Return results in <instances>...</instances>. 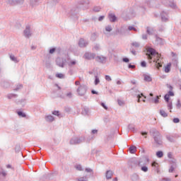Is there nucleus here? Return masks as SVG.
Returning <instances> with one entry per match:
<instances>
[{"mask_svg": "<svg viewBox=\"0 0 181 181\" xmlns=\"http://www.w3.org/2000/svg\"><path fill=\"white\" fill-rule=\"evenodd\" d=\"M146 51V56L148 59L152 60L153 57H156L154 58L153 62L156 63L158 67H162V64L159 62V59H160V54L156 52V50L151 47H147Z\"/></svg>", "mask_w": 181, "mask_h": 181, "instance_id": "f257e3e1", "label": "nucleus"}, {"mask_svg": "<svg viewBox=\"0 0 181 181\" xmlns=\"http://www.w3.org/2000/svg\"><path fill=\"white\" fill-rule=\"evenodd\" d=\"M150 135L153 138L156 145L160 146V145L163 144L162 141V135H160V132H159L156 129L153 128L150 129Z\"/></svg>", "mask_w": 181, "mask_h": 181, "instance_id": "f03ea898", "label": "nucleus"}, {"mask_svg": "<svg viewBox=\"0 0 181 181\" xmlns=\"http://www.w3.org/2000/svg\"><path fill=\"white\" fill-rule=\"evenodd\" d=\"M148 165V160L146 158H141L138 160L132 161L131 167L134 169L135 168H141L142 166H145Z\"/></svg>", "mask_w": 181, "mask_h": 181, "instance_id": "7ed1b4c3", "label": "nucleus"}, {"mask_svg": "<svg viewBox=\"0 0 181 181\" xmlns=\"http://www.w3.org/2000/svg\"><path fill=\"white\" fill-rule=\"evenodd\" d=\"M85 173H88L83 177L76 178L77 181H88V178L94 175V170L90 168H85Z\"/></svg>", "mask_w": 181, "mask_h": 181, "instance_id": "20e7f679", "label": "nucleus"}, {"mask_svg": "<svg viewBox=\"0 0 181 181\" xmlns=\"http://www.w3.org/2000/svg\"><path fill=\"white\" fill-rule=\"evenodd\" d=\"M56 117L58 118H62L63 116L61 114H48L45 115V121H47V122H53V121L56 119Z\"/></svg>", "mask_w": 181, "mask_h": 181, "instance_id": "39448f33", "label": "nucleus"}, {"mask_svg": "<svg viewBox=\"0 0 181 181\" xmlns=\"http://www.w3.org/2000/svg\"><path fill=\"white\" fill-rule=\"evenodd\" d=\"M86 138L81 137H73L71 139L69 144L71 145H78V144H81V142H84Z\"/></svg>", "mask_w": 181, "mask_h": 181, "instance_id": "423d86ee", "label": "nucleus"}, {"mask_svg": "<svg viewBox=\"0 0 181 181\" xmlns=\"http://www.w3.org/2000/svg\"><path fill=\"white\" fill-rule=\"evenodd\" d=\"M76 91L78 95L84 97L86 93H87V86L86 85H80Z\"/></svg>", "mask_w": 181, "mask_h": 181, "instance_id": "0eeeda50", "label": "nucleus"}, {"mask_svg": "<svg viewBox=\"0 0 181 181\" xmlns=\"http://www.w3.org/2000/svg\"><path fill=\"white\" fill-rule=\"evenodd\" d=\"M32 30L30 29V26L27 25L25 27V29L23 31V35L25 36V37H30L32 36Z\"/></svg>", "mask_w": 181, "mask_h": 181, "instance_id": "6e6552de", "label": "nucleus"}, {"mask_svg": "<svg viewBox=\"0 0 181 181\" xmlns=\"http://www.w3.org/2000/svg\"><path fill=\"white\" fill-rule=\"evenodd\" d=\"M57 66H59V67H64L66 64V59L63 58L58 57L56 59Z\"/></svg>", "mask_w": 181, "mask_h": 181, "instance_id": "1a4fd4ad", "label": "nucleus"}, {"mask_svg": "<svg viewBox=\"0 0 181 181\" xmlns=\"http://www.w3.org/2000/svg\"><path fill=\"white\" fill-rule=\"evenodd\" d=\"M84 58L86 59V60H93V59H95V54L92 52H86L84 54Z\"/></svg>", "mask_w": 181, "mask_h": 181, "instance_id": "9d476101", "label": "nucleus"}, {"mask_svg": "<svg viewBox=\"0 0 181 181\" xmlns=\"http://www.w3.org/2000/svg\"><path fill=\"white\" fill-rule=\"evenodd\" d=\"M96 62H98L99 63L105 64L107 62V57H104L103 55L97 56L95 57Z\"/></svg>", "mask_w": 181, "mask_h": 181, "instance_id": "9b49d317", "label": "nucleus"}, {"mask_svg": "<svg viewBox=\"0 0 181 181\" xmlns=\"http://www.w3.org/2000/svg\"><path fill=\"white\" fill-rule=\"evenodd\" d=\"M105 176L107 180H110L112 179V176H114V171H112L111 170H107L105 174Z\"/></svg>", "mask_w": 181, "mask_h": 181, "instance_id": "f8f14e48", "label": "nucleus"}, {"mask_svg": "<svg viewBox=\"0 0 181 181\" xmlns=\"http://www.w3.org/2000/svg\"><path fill=\"white\" fill-rule=\"evenodd\" d=\"M132 90H134L136 93V95L137 96V98H138L137 100L138 103H141V98H142V97H144V99L146 98V96L144 95V93H140V94L139 93V91L138 90V89H132Z\"/></svg>", "mask_w": 181, "mask_h": 181, "instance_id": "ddd939ff", "label": "nucleus"}, {"mask_svg": "<svg viewBox=\"0 0 181 181\" xmlns=\"http://www.w3.org/2000/svg\"><path fill=\"white\" fill-rule=\"evenodd\" d=\"M80 47H86L88 45V42L86 41L84 39L81 38L78 42Z\"/></svg>", "mask_w": 181, "mask_h": 181, "instance_id": "4468645a", "label": "nucleus"}, {"mask_svg": "<svg viewBox=\"0 0 181 181\" xmlns=\"http://www.w3.org/2000/svg\"><path fill=\"white\" fill-rule=\"evenodd\" d=\"M160 16H161V21L163 22H166L169 18V16H168V13L165 12V11H163L161 13H160Z\"/></svg>", "mask_w": 181, "mask_h": 181, "instance_id": "2eb2a0df", "label": "nucleus"}, {"mask_svg": "<svg viewBox=\"0 0 181 181\" xmlns=\"http://www.w3.org/2000/svg\"><path fill=\"white\" fill-rule=\"evenodd\" d=\"M155 33V30L153 28L147 27L146 28V34L149 36H152Z\"/></svg>", "mask_w": 181, "mask_h": 181, "instance_id": "dca6fc26", "label": "nucleus"}, {"mask_svg": "<svg viewBox=\"0 0 181 181\" xmlns=\"http://www.w3.org/2000/svg\"><path fill=\"white\" fill-rule=\"evenodd\" d=\"M168 5L172 8V9H177V6L176 5V2L173 0H170L168 1Z\"/></svg>", "mask_w": 181, "mask_h": 181, "instance_id": "f3484780", "label": "nucleus"}, {"mask_svg": "<svg viewBox=\"0 0 181 181\" xmlns=\"http://www.w3.org/2000/svg\"><path fill=\"white\" fill-rule=\"evenodd\" d=\"M67 64L69 67H72V66H76L77 64V61L75 59H69L67 61Z\"/></svg>", "mask_w": 181, "mask_h": 181, "instance_id": "a211bd4d", "label": "nucleus"}, {"mask_svg": "<svg viewBox=\"0 0 181 181\" xmlns=\"http://www.w3.org/2000/svg\"><path fill=\"white\" fill-rule=\"evenodd\" d=\"M168 158L170 159V162H172V163H176V159L173 158V154L171 152L168 153Z\"/></svg>", "mask_w": 181, "mask_h": 181, "instance_id": "6ab92c4d", "label": "nucleus"}, {"mask_svg": "<svg viewBox=\"0 0 181 181\" xmlns=\"http://www.w3.org/2000/svg\"><path fill=\"white\" fill-rule=\"evenodd\" d=\"M156 37V45H163V40H162V38L158 37V35L155 36Z\"/></svg>", "mask_w": 181, "mask_h": 181, "instance_id": "aec40b11", "label": "nucleus"}, {"mask_svg": "<svg viewBox=\"0 0 181 181\" xmlns=\"http://www.w3.org/2000/svg\"><path fill=\"white\" fill-rule=\"evenodd\" d=\"M109 20L110 22H115L117 21V17L115 16V14L114 13H110L108 16Z\"/></svg>", "mask_w": 181, "mask_h": 181, "instance_id": "412c9836", "label": "nucleus"}, {"mask_svg": "<svg viewBox=\"0 0 181 181\" xmlns=\"http://www.w3.org/2000/svg\"><path fill=\"white\" fill-rule=\"evenodd\" d=\"M144 81L151 82L152 81V77L149 74H144Z\"/></svg>", "mask_w": 181, "mask_h": 181, "instance_id": "4be33fe9", "label": "nucleus"}, {"mask_svg": "<svg viewBox=\"0 0 181 181\" xmlns=\"http://www.w3.org/2000/svg\"><path fill=\"white\" fill-rule=\"evenodd\" d=\"M149 101H151V103H154V104H158V103H159V96L157 95L155 98H150Z\"/></svg>", "mask_w": 181, "mask_h": 181, "instance_id": "5701e85b", "label": "nucleus"}, {"mask_svg": "<svg viewBox=\"0 0 181 181\" xmlns=\"http://www.w3.org/2000/svg\"><path fill=\"white\" fill-rule=\"evenodd\" d=\"M6 97L8 100H12V98H17L18 95L15 93H8L7 94Z\"/></svg>", "mask_w": 181, "mask_h": 181, "instance_id": "b1692460", "label": "nucleus"}, {"mask_svg": "<svg viewBox=\"0 0 181 181\" xmlns=\"http://www.w3.org/2000/svg\"><path fill=\"white\" fill-rule=\"evenodd\" d=\"M30 4L31 6H37L39 5V0H30Z\"/></svg>", "mask_w": 181, "mask_h": 181, "instance_id": "393cba45", "label": "nucleus"}, {"mask_svg": "<svg viewBox=\"0 0 181 181\" xmlns=\"http://www.w3.org/2000/svg\"><path fill=\"white\" fill-rule=\"evenodd\" d=\"M170 67H172V64L168 63L167 66H165V73H169L170 71Z\"/></svg>", "mask_w": 181, "mask_h": 181, "instance_id": "a878e982", "label": "nucleus"}, {"mask_svg": "<svg viewBox=\"0 0 181 181\" xmlns=\"http://www.w3.org/2000/svg\"><path fill=\"white\" fill-rule=\"evenodd\" d=\"M129 151L130 153H135L136 152V146H132L129 147Z\"/></svg>", "mask_w": 181, "mask_h": 181, "instance_id": "bb28decb", "label": "nucleus"}, {"mask_svg": "<svg viewBox=\"0 0 181 181\" xmlns=\"http://www.w3.org/2000/svg\"><path fill=\"white\" fill-rule=\"evenodd\" d=\"M75 169H76V170H78L79 172H83V170H84V168L80 164L75 165Z\"/></svg>", "mask_w": 181, "mask_h": 181, "instance_id": "cd10ccee", "label": "nucleus"}, {"mask_svg": "<svg viewBox=\"0 0 181 181\" xmlns=\"http://www.w3.org/2000/svg\"><path fill=\"white\" fill-rule=\"evenodd\" d=\"M10 59H11V60H12V62H14V63H19L18 58H16V57H15V55H10Z\"/></svg>", "mask_w": 181, "mask_h": 181, "instance_id": "c85d7f7f", "label": "nucleus"}, {"mask_svg": "<svg viewBox=\"0 0 181 181\" xmlns=\"http://www.w3.org/2000/svg\"><path fill=\"white\" fill-rule=\"evenodd\" d=\"M55 77H57V78H64L66 76L64 74L58 73L56 74Z\"/></svg>", "mask_w": 181, "mask_h": 181, "instance_id": "c756f323", "label": "nucleus"}, {"mask_svg": "<svg viewBox=\"0 0 181 181\" xmlns=\"http://www.w3.org/2000/svg\"><path fill=\"white\" fill-rule=\"evenodd\" d=\"M0 175H1V176H3V177H6L8 173L4 169H1V170L0 171Z\"/></svg>", "mask_w": 181, "mask_h": 181, "instance_id": "7c9ffc66", "label": "nucleus"}, {"mask_svg": "<svg viewBox=\"0 0 181 181\" xmlns=\"http://www.w3.org/2000/svg\"><path fill=\"white\" fill-rule=\"evenodd\" d=\"M18 118H25V119H28L29 116L26 114H18Z\"/></svg>", "mask_w": 181, "mask_h": 181, "instance_id": "2f4dec72", "label": "nucleus"}, {"mask_svg": "<svg viewBox=\"0 0 181 181\" xmlns=\"http://www.w3.org/2000/svg\"><path fill=\"white\" fill-rule=\"evenodd\" d=\"M96 39H97V33H92L90 36V40H92L93 42H95Z\"/></svg>", "mask_w": 181, "mask_h": 181, "instance_id": "473e14b6", "label": "nucleus"}, {"mask_svg": "<svg viewBox=\"0 0 181 181\" xmlns=\"http://www.w3.org/2000/svg\"><path fill=\"white\" fill-rule=\"evenodd\" d=\"M140 168L142 172H144V173H146V172H148V166H146V165H143V166L140 167Z\"/></svg>", "mask_w": 181, "mask_h": 181, "instance_id": "72a5a7b5", "label": "nucleus"}, {"mask_svg": "<svg viewBox=\"0 0 181 181\" xmlns=\"http://www.w3.org/2000/svg\"><path fill=\"white\" fill-rule=\"evenodd\" d=\"M166 139L169 141V142H175V139H173V136L167 135L166 136Z\"/></svg>", "mask_w": 181, "mask_h": 181, "instance_id": "f704fd0d", "label": "nucleus"}, {"mask_svg": "<svg viewBox=\"0 0 181 181\" xmlns=\"http://www.w3.org/2000/svg\"><path fill=\"white\" fill-rule=\"evenodd\" d=\"M156 156L157 158H163V151H157Z\"/></svg>", "mask_w": 181, "mask_h": 181, "instance_id": "c9c22d12", "label": "nucleus"}, {"mask_svg": "<svg viewBox=\"0 0 181 181\" xmlns=\"http://www.w3.org/2000/svg\"><path fill=\"white\" fill-rule=\"evenodd\" d=\"M94 83H95V86H98V84H100V78L97 76H95Z\"/></svg>", "mask_w": 181, "mask_h": 181, "instance_id": "e433bc0d", "label": "nucleus"}, {"mask_svg": "<svg viewBox=\"0 0 181 181\" xmlns=\"http://www.w3.org/2000/svg\"><path fill=\"white\" fill-rule=\"evenodd\" d=\"M132 46H133L134 47H139V46H141V44L138 42H134L132 43Z\"/></svg>", "mask_w": 181, "mask_h": 181, "instance_id": "4c0bfd02", "label": "nucleus"}, {"mask_svg": "<svg viewBox=\"0 0 181 181\" xmlns=\"http://www.w3.org/2000/svg\"><path fill=\"white\" fill-rule=\"evenodd\" d=\"M133 181H136L139 179V177L136 174H134L132 177Z\"/></svg>", "mask_w": 181, "mask_h": 181, "instance_id": "58836bf2", "label": "nucleus"}, {"mask_svg": "<svg viewBox=\"0 0 181 181\" xmlns=\"http://www.w3.org/2000/svg\"><path fill=\"white\" fill-rule=\"evenodd\" d=\"M64 112L66 114H69V112H71V109L69 107H64Z\"/></svg>", "mask_w": 181, "mask_h": 181, "instance_id": "ea45409f", "label": "nucleus"}, {"mask_svg": "<svg viewBox=\"0 0 181 181\" xmlns=\"http://www.w3.org/2000/svg\"><path fill=\"white\" fill-rule=\"evenodd\" d=\"M128 30H129V31L134 30V32H136V28H135V27H134V25H129L128 27Z\"/></svg>", "mask_w": 181, "mask_h": 181, "instance_id": "a19ab883", "label": "nucleus"}, {"mask_svg": "<svg viewBox=\"0 0 181 181\" xmlns=\"http://www.w3.org/2000/svg\"><path fill=\"white\" fill-rule=\"evenodd\" d=\"M141 39L143 40H148V34H142L141 35Z\"/></svg>", "mask_w": 181, "mask_h": 181, "instance_id": "79ce46f5", "label": "nucleus"}, {"mask_svg": "<svg viewBox=\"0 0 181 181\" xmlns=\"http://www.w3.org/2000/svg\"><path fill=\"white\" fill-rule=\"evenodd\" d=\"M93 49H94V50L98 51V50H100V49H101V47L100 46V45L96 44V45L94 46Z\"/></svg>", "mask_w": 181, "mask_h": 181, "instance_id": "37998d69", "label": "nucleus"}, {"mask_svg": "<svg viewBox=\"0 0 181 181\" xmlns=\"http://www.w3.org/2000/svg\"><path fill=\"white\" fill-rule=\"evenodd\" d=\"M169 98H170L169 95L165 94V96H164V100H165V101H166V103H169Z\"/></svg>", "mask_w": 181, "mask_h": 181, "instance_id": "c03bdc74", "label": "nucleus"}, {"mask_svg": "<svg viewBox=\"0 0 181 181\" xmlns=\"http://www.w3.org/2000/svg\"><path fill=\"white\" fill-rule=\"evenodd\" d=\"M22 88V85H18L16 88L13 89V91H18Z\"/></svg>", "mask_w": 181, "mask_h": 181, "instance_id": "a18cd8bd", "label": "nucleus"}, {"mask_svg": "<svg viewBox=\"0 0 181 181\" xmlns=\"http://www.w3.org/2000/svg\"><path fill=\"white\" fill-rule=\"evenodd\" d=\"M105 30H106V32H111V30H112V28H111V25H107L105 28Z\"/></svg>", "mask_w": 181, "mask_h": 181, "instance_id": "49530a36", "label": "nucleus"}, {"mask_svg": "<svg viewBox=\"0 0 181 181\" xmlns=\"http://www.w3.org/2000/svg\"><path fill=\"white\" fill-rule=\"evenodd\" d=\"M6 169H11V170H13V167H12V165H11V164H7V165H6Z\"/></svg>", "mask_w": 181, "mask_h": 181, "instance_id": "de8ad7c7", "label": "nucleus"}, {"mask_svg": "<svg viewBox=\"0 0 181 181\" xmlns=\"http://www.w3.org/2000/svg\"><path fill=\"white\" fill-rule=\"evenodd\" d=\"M105 80L107 81H111L112 79L111 78V76H108V75H106L105 77Z\"/></svg>", "mask_w": 181, "mask_h": 181, "instance_id": "09e8293b", "label": "nucleus"}, {"mask_svg": "<svg viewBox=\"0 0 181 181\" xmlns=\"http://www.w3.org/2000/svg\"><path fill=\"white\" fill-rule=\"evenodd\" d=\"M176 107L177 108H181V103H180V100H178L177 103H176Z\"/></svg>", "mask_w": 181, "mask_h": 181, "instance_id": "8fccbe9b", "label": "nucleus"}, {"mask_svg": "<svg viewBox=\"0 0 181 181\" xmlns=\"http://www.w3.org/2000/svg\"><path fill=\"white\" fill-rule=\"evenodd\" d=\"M93 11H94V12H100V11H101V8L94 7Z\"/></svg>", "mask_w": 181, "mask_h": 181, "instance_id": "3c124183", "label": "nucleus"}, {"mask_svg": "<svg viewBox=\"0 0 181 181\" xmlns=\"http://www.w3.org/2000/svg\"><path fill=\"white\" fill-rule=\"evenodd\" d=\"M122 62H124V63H129V59L127 57L123 58Z\"/></svg>", "mask_w": 181, "mask_h": 181, "instance_id": "603ef678", "label": "nucleus"}, {"mask_svg": "<svg viewBox=\"0 0 181 181\" xmlns=\"http://www.w3.org/2000/svg\"><path fill=\"white\" fill-rule=\"evenodd\" d=\"M54 52H56V48H51L49 49V54H53V53H54Z\"/></svg>", "mask_w": 181, "mask_h": 181, "instance_id": "864d4df0", "label": "nucleus"}, {"mask_svg": "<svg viewBox=\"0 0 181 181\" xmlns=\"http://www.w3.org/2000/svg\"><path fill=\"white\" fill-rule=\"evenodd\" d=\"M173 121L175 124H178V122H180V119H179V118H174Z\"/></svg>", "mask_w": 181, "mask_h": 181, "instance_id": "5fc2aeb1", "label": "nucleus"}, {"mask_svg": "<svg viewBox=\"0 0 181 181\" xmlns=\"http://www.w3.org/2000/svg\"><path fill=\"white\" fill-rule=\"evenodd\" d=\"M20 103L22 104V105H25V104H26V99H21Z\"/></svg>", "mask_w": 181, "mask_h": 181, "instance_id": "6e6d98bb", "label": "nucleus"}, {"mask_svg": "<svg viewBox=\"0 0 181 181\" xmlns=\"http://www.w3.org/2000/svg\"><path fill=\"white\" fill-rule=\"evenodd\" d=\"M16 113L17 114H25V112H23V110L22 109L17 110Z\"/></svg>", "mask_w": 181, "mask_h": 181, "instance_id": "4d7b16f0", "label": "nucleus"}, {"mask_svg": "<svg viewBox=\"0 0 181 181\" xmlns=\"http://www.w3.org/2000/svg\"><path fill=\"white\" fill-rule=\"evenodd\" d=\"M91 134H93V135H95V134H98V130H97V129H93V130L91 131Z\"/></svg>", "mask_w": 181, "mask_h": 181, "instance_id": "13d9d810", "label": "nucleus"}, {"mask_svg": "<svg viewBox=\"0 0 181 181\" xmlns=\"http://www.w3.org/2000/svg\"><path fill=\"white\" fill-rule=\"evenodd\" d=\"M141 67H146V62L145 61H143L141 62Z\"/></svg>", "mask_w": 181, "mask_h": 181, "instance_id": "bf43d9fd", "label": "nucleus"}, {"mask_svg": "<svg viewBox=\"0 0 181 181\" xmlns=\"http://www.w3.org/2000/svg\"><path fill=\"white\" fill-rule=\"evenodd\" d=\"M117 103L119 104V105H124V101L123 100H117Z\"/></svg>", "mask_w": 181, "mask_h": 181, "instance_id": "052dcab7", "label": "nucleus"}, {"mask_svg": "<svg viewBox=\"0 0 181 181\" xmlns=\"http://www.w3.org/2000/svg\"><path fill=\"white\" fill-rule=\"evenodd\" d=\"M128 128L130 129V131H135V127H134L132 125H129Z\"/></svg>", "mask_w": 181, "mask_h": 181, "instance_id": "680f3d73", "label": "nucleus"}, {"mask_svg": "<svg viewBox=\"0 0 181 181\" xmlns=\"http://www.w3.org/2000/svg\"><path fill=\"white\" fill-rule=\"evenodd\" d=\"M100 105L105 109V110H107V105H105V103H100Z\"/></svg>", "mask_w": 181, "mask_h": 181, "instance_id": "e2e57ef3", "label": "nucleus"}, {"mask_svg": "<svg viewBox=\"0 0 181 181\" xmlns=\"http://www.w3.org/2000/svg\"><path fill=\"white\" fill-rule=\"evenodd\" d=\"M66 97H68V98H71V97H73V93L71 92L66 93Z\"/></svg>", "mask_w": 181, "mask_h": 181, "instance_id": "0e129e2a", "label": "nucleus"}, {"mask_svg": "<svg viewBox=\"0 0 181 181\" xmlns=\"http://www.w3.org/2000/svg\"><path fill=\"white\" fill-rule=\"evenodd\" d=\"M170 97H173L175 95V93L172 92V90H170L168 94Z\"/></svg>", "mask_w": 181, "mask_h": 181, "instance_id": "69168bd1", "label": "nucleus"}, {"mask_svg": "<svg viewBox=\"0 0 181 181\" xmlns=\"http://www.w3.org/2000/svg\"><path fill=\"white\" fill-rule=\"evenodd\" d=\"M174 170H175V168H173V166L171 165V167L169 169V173H172Z\"/></svg>", "mask_w": 181, "mask_h": 181, "instance_id": "338daca9", "label": "nucleus"}, {"mask_svg": "<svg viewBox=\"0 0 181 181\" xmlns=\"http://www.w3.org/2000/svg\"><path fill=\"white\" fill-rule=\"evenodd\" d=\"M128 67H129V69H135V65H132V64H129Z\"/></svg>", "mask_w": 181, "mask_h": 181, "instance_id": "774afa93", "label": "nucleus"}]
</instances>
